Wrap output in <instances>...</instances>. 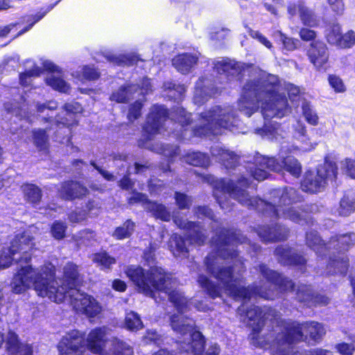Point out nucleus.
<instances>
[{
  "mask_svg": "<svg viewBox=\"0 0 355 355\" xmlns=\"http://www.w3.org/2000/svg\"><path fill=\"white\" fill-rule=\"evenodd\" d=\"M307 55L314 67L320 69L327 62L329 53L326 44L321 41H313L310 44Z\"/></svg>",
  "mask_w": 355,
  "mask_h": 355,
  "instance_id": "a211bd4d",
  "label": "nucleus"
},
{
  "mask_svg": "<svg viewBox=\"0 0 355 355\" xmlns=\"http://www.w3.org/2000/svg\"><path fill=\"white\" fill-rule=\"evenodd\" d=\"M54 271V266L50 263L40 270L29 265L21 267L13 277L12 290L16 293H21L33 287L39 296L48 297L56 303L62 302L69 297L73 309L89 318H94L101 313L100 303L94 297L78 289L81 279L76 264L69 262L64 266L60 283L53 278Z\"/></svg>",
  "mask_w": 355,
  "mask_h": 355,
  "instance_id": "f257e3e1",
  "label": "nucleus"
},
{
  "mask_svg": "<svg viewBox=\"0 0 355 355\" xmlns=\"http://www.w3.org/2000/svg\"><path fill=\"white\" fill-rule=\"evenodd\" d=\"M332 12L336 15H342L345 10L343 0H327Z\"/></svg>",
  "mask_w": 355,
  "mask_h": 355,
  "instance_id": "e2e57ef3",
  "label": "nucleus"
},
{
  "mask_svg": "<svg viewBox=\"0 0 355 355\" xmlns=\"http://www.w3.org/2000/svg\"><path fill=\"white\" fill-rule=\"evenodd\" d=\"M281 129L279 125L273 123H265L263 128L257 129V133L263 136H266L270 139H277V135H279Z\"/></svg>",
  "mask_w": 355,
  "mask_h": 355,
  "instance_id": "c03bdc74",
  "label": "nucleus"
},
{
  "mask_svg": "<svg viewBox=\"0 0 355 355\" xmlns=\"http://www.w3.org/2000/svg\"><path fill=\"white\" fill-rule=\"evenodd\" d=\"M33 240V237L28 232L21 235H17L10 242V245L3 250L0 256V269L9 267L14 260L13 256L18 252L22 253L21 259L24 260V262L28 263L31 259L28 254V252L35 246Z\"/></svg>",
  "mask_w": 355,
  "mask_h": 355,
  "instance_id": "9d476101",
  "label": "nucleus"
},
{
  "mask_svg": "<svg viewBox=\"0 0 355 355\" xmlns=\"http://www.w3.org/2000/svg\"><path fill=\"white\" fill-rule=\"evenodd\" d=\"M139 145L146 148H151L152 150H155L158 153H161L164 155L166 157H173L178 153L179 149L177 146H170V145H157V147H152L147 142L142 143L141 141H139Z\"/></svg>",
  "mask_w": 355,
  "mask_h": 355,
  "instance_id": "4c0bfd02",
  "label": "nucleus"
},
{
  "mask_svg": "<svg viewBox=\"0 0 355 355\" xmlns=\"http://www.w3.org/2000/svg\"><path fill=\"white\" fill-rule=\"evenodd\" d=\"M41 73V70L38 67H34L33 69L22 73L19 76V82L23 87L31 85L33 80L38 77Z\"/></svg>",
  "mask_w": 355,
  "mask_h": 355,
  "instance_id": "a18cd8bd",
  "label": "nucleus"
},
{
  "mask_svg": "<svg viewBox=\"0 0 355 355\" xmlns=\"http://www.w3.org/2000/svg\"><path fill=\"white\" fill-rule=\"evenodd\" d=\"M302 111L304 116L309 123L313 125L318 124V115L309 103L305 101L302 103Z\"/></svg>",
  "mask_w": 355,
  "mask_h": 355,
  "instance_id": "3c124183",
  "label": "nucleus"
},
{
  "mask_svg": "<svg viewBox=\"0 0 355 355\" xmlns=\"http://www.w3.org/2000/svg\"><path fill=\"white\" fill-rule=\"evenodd\" d=\"M258 234L264 241H276L285 239L287 231L284 227L277 225L272 227L263 226L259 228Z\"/></svg>",
  "mask_w": 355,
  "mask_h": 355,
  "instance_id": "a878e982",
  "label": "nucleus"
},
{
  "mask_svg": "<svg viewBox=\"0 0 355 355\" xmlns=\"http://www.w3.org/2000/svg\"><path fill=\"white\" fill-rule=\"evenodd\" d=\"M348 267V259L345 256L339 257L338 259L329 258L326 268V274L340 273L345 274Z\"/></svg>",
  "mask_w": 355,
  "mask_h": 355,
  "instance_id": "7c9ffc66",
  "label": "nucleus"
},
{
  "mask_svg": "<svg viewBox=\"0 0 355 355\" xmlns=\"http://www.w3.org/2000/svg\"><path fill=\"white\" fill-rule=\"evenodd\" d=\"M306 243L318 255H321L323 252L331 248V246L334 248L347 250L355 245V233L349 232L340 235L336 238L331 239L329 243L325 245L322 243L317 232L311 231L306 234Z\"/></svg>",
  "mask_w": 355,
  "mask_h": 355,
  "instance_id": "9b49d317",
  "label": "nucleus"
},
{
  "mask_svg": "<svg viewBox=\"0 0 355 355\" xmlns=\"http://www.w3.org/2000/svg\"><path fill=\"white\" fill-rule=\"evenodd\" d=\"M293 137L295 141L293 148L288 149L291 152L310 151L315 148L317 145V143L312 141L306 135L304 123L299 121L293 125Z\"/></svg>",
  "mask_w": 355,
  "mask_h": 355,
  "instance_id": "f3484780",
  "label": "nucleus"
},
{
  "mask_svg": "<svg viewBox=\"0 0 355 355\" xmlns=\"http://www.w3.org/2000/svg\"><path fill=\"white\" fill-rule=\"evenodd\" d=\"M33 141L39 150H46L48 147V137L45 130L40 129L34 130Z\"/></svg>",
  "mask_w": 355,
  "mask_h": 355,
  "instance_id": "de8ad7c7",
  "label": "nucleus"
},
{
  "mask_svg": "<svg viewBox=\"0 0 355 355\" xmlns=\"http://www.w3.org/2000/svg\"><path fill=\"white\" fill-rule=\"evenodd\" d=\"M55 125L59 128V130H57V138H58V135L60 134L64 133L69 135L70 133L69 126L71 123L68 122L67 119H56Z\"/></svg>",
  "mask_w": 355,
  "mask_h": 355,
  "instance_id": "680f3d73",
  "label": "nucleus"
},
{
  "mask_svg": "<svg viewBox=\"0 0 355 355\" xmlns=\"http://www.w3.org/2000/svg\"><path fill=\"white\" fill-rule=\"evenodd\" d=\"M92 261L100 266L101 269L110 268L112 265L116 263L115 259L105 252L93 254Z\"/></svg>",
  "mask_w": 355,
  "mask_h": 355,
  "instance_id": "58836bf2",
  "label": "nucleus"
},
{
  "mask_svg": "<svg viewBox=\"0 0 355 355\" xmlns=\"http://www.w3.org/2000/svg\"><path fill=\"white\" fill-rule=\"evenodd\" d=\"M169 248L175 257H187L189 250L186 247V241L177 234H173L169 241Z\"/></svg>",
  "mask_w": 355,
  "mask_h": 355,
  "instance_id": "2f4dec72",
  "label": "nucleus"
},
{
  "mask_svg": "<svg viewBox=\"0 0 355 355\" xmlns=\"http://www.w3.org/2000/svg\"><path fill=\"white\" fill-rule=\"evenodd\" d=\"M82 107L80 104L76 102H73L71 103H67L64 105V111L66 114L71 118V114L79 113L82 112Z\"/></svg>",
  "mask_w": 355,
  "mask_h": 355,
  "instance_id": "69168bd1",
  "label": "nucleus"
},
{
  "mask_svg": "<svg viewBox=\"0 0 355 355\" xmlns=\"http://www.w3.org/2000/svg\"><path fill=\"white\" fill-rule=\"evenodd\" d=\"M73 76L80 80L83 81L95 80L98 78L99 73L95 69L88 66H84L80 67L78 71H76Z\"/></svg>",
  "mask_w": 355,
  "mask_h": 355,
  "instance_id": "79ce46f5",
  "label": "nucleus"
},
{
  "mask_svg": "<svg viewBox=\"0 0 355 355\" xmlns=\"http://www.w3.org/2000/svg\"><path fill=\"white\" fill-rule=\"evenodd\" d=\"M300 37L304 41H311L316 37V33L307 28H302L300 31Z\"/></svg>",
  "mask_w": 355,
  "mask_h": 355,
  "instance_id": "774afa93",
  "label": "nucleus"
},
{
  "mask_svg": "<svg viewBox=\"0 0 355 355\" xmlns=\"http://www.w3.org/2000/svg\"><path fill=\"white\" fill-rule=\"evenodd\" d=\"M329 83L334 90L337 93L345 92L346 87L342 79L336 75H330L328 78Z\"/></svg>",
  "mask_w": 355,
  "mask_h": 355,
  "instance_id": "4d7b16f0",
  "label": "nucleus"
},
{
  "mask_svg": "<svg viewBox=\"0 0 355 355\" xmlns=\"http://www.w3.org/2000/svg\"><path fill=\"white\" fill-rule=\"evenodd\" d=\"M164 87L165 91H168L167 96L175 101L180 100L185 92V88L183 85H177L171 82L166 83Z\"/></svg>",
  "mask_w": 355,
  "mask_h": 355,
  "instance_id": "a19ab883",
  "label": "nucleus"
},
{
  "mask_svg": "<svg viewBox=\"0 0 355 355\" xmlns=\"http://www.w3.org/2000/svg\"><path fill=\"white\" fill-rule=\"evenodd\" d=\"M262 275L266 279L270 286L274 288H279L282 291H295L294 284L286 278L282 277L275 271L270 270L266 266H260Z\"/></svg>",
  "mask_w": 355,
  "mask_h": 355,
  "instance_id": "412c9836",
  "label": "nucleus"
},
{
  "mask_svg": "<svg viewBox=\"0 0 355 355\" xmlns=\"http://www.w3.org/2000/svg\"><path fill=\"white\" fill-rule=\"evenodd\" d=\"M139 94L141 95L147 94L151 91V83L148 79H144L142 80L141 86L139 89V87L132 85L121 86L112 93L110 99L118 103H124L133 98L135 94L139 92Z\"/></svg>",
  "mask_w": 355,
  "mask_h": 355,
  "instance_id": "dca6fc26",
  "label": "nucleus"
},
{
  "mask_svg": "<svg viewBox=\"0 0 355 355\" xmlns=\"http://www.w3.org/2000/svg\"><path fill=\"white\" fill-rule=\"evenodd\" d=\"M67 225L63 222L55 221L51 227V233L53 236L56 239L64 238Z\"/></svg>",
  "mask_w": 355,
  "mask_h": 355,
  "instance_id": "13d9d810",
  "label": "nucleus"
},
{
  "mask_svg": "<svg viewBox=\"0 0 355 355\" xmlns=\"http://www.w3.org/2000/svg\"><path fill=\"white\" fill-rule=\"evenodd\" d=\"M125 324V327L130 331H137L143 327L139 315L134 311L127 313Z\"/></svg>",
  "mask_w": 355,
  "mask_h": 355,
  "instance_id": "37998d69",
  "label": "nucleus"
},
{
  "mask_svg": "<svg viewBox=\"0 0 355 355\" xmlns=\"http://www.w3.org/2000/svg\"><path fill=\"white\" fill-rule=\"evenodd\" d=\"M275 38L282 43L284 48L287 51H293L299 44L297 40L287 37L282 32L277 31L274 34Z\"/></svg>",
  "mask_w": 355,
  "mask_h": 355,
  "instance_id": "09e8293b",
  "label": "nucleus"
},
{
  "mask_svg": "<svg viewBox=\"0 0 355 355\" xmlns=\"http://www.w3.org/2000/svg\"><path fill=\"white\" fill-rule=\"evenodd\" d=\"M286 90L291 101L300 99L299 87L288 83L284 87L280 85L276 76L267 74L254 69L252 71L250 79L244 85L238 107L242 113L250 116L259 108L261 103V112L265 120L272 118L281 119L290 112L285 95L282 92Z\"/></svg>",
  "mask_w": 355,
  "mask_h": 355,
  "instance_id": "20e7f679",
  "label": "nucleus"
},
{
  "mask_svg": "<svg viewBox=\"0 0 355 355\" xmlns=\"http://www.w3.org/2000/svg\"><path fill=\"white\" fill-rule=\"evenodd\" d=\"M42 64L44 69L53 71L46 78V84L55 90L69 93L71 89L69 85L62 78L59 73H55L57 71V67L49 60L44 61Z\"/></svg>",
  "mask_w": 355,
  "mask_h": 355,
  "instance_id": "aec40b11",
  "label": "nucleus"
},
{
  "mask_svg": "<svg viewBox=\"0 0 355 355\" xmlns=\"http://www.w3.org/2000/svg\"><path fill=\"white\" fill-rule=\"evenodd\" d=\"M297 298L299 301L309 303L313 298V293L310 286H298L296 291Z\"/></svg>",
  "mask_w": 355,
  "mask_h": 355,
  "instance_id": "8fccbe9b",
  "label": "nucleus"
},
{
  "mask_svg": "<svg viewBox=\"0 0 355 355\" xmlns=\"http://www.w3.org/2000/svg\"><path fill=\"white\" fill-rule=\"evenodd\" d=\"M167 112L162 105H153L147 116L143 127L144 136L150 140L155 135L162 133L164 122L166 121Z\"/></svg>",
  "mask_w": 355,
  "mask_h": 355,
  "instance_id": "f8f14e48",
  "label": "nucleus"
},
{
  "mask_svg": "<svg viewBox=\"0 0 355 355\" xmlns=\"http://www.w3.org/2000/svg\"><path fill=\"white\" fill-rule=\"evenodd\" d=\"M171 117L172 120L178 121L183 129L180 137L184 139H190L193 136L216 135L221 132L222 129L237 132L239 125V120L230 106H214L202 113L196 122L189 121L190 114L182 107L173 112Z\"/></svg>",
  "mask_w": 355,
  "mask_h": 355,
  "instance_id": "0eeeda50",
  "label": "nucleus"
},
{
  "mask_svg": "<svg viewBox=\"0 0 355 355\" xmlns=\"http://www.w3.org/2000/svg\"><path fill=\"white\" fill-rule=\"evenodd\" d=\"M173 220L180 228L184 229L187 231V240L189 241L191 243H196L200 245L204 243V234L202 233L200 227L198 225L191 222H186L178 217H175Z\"/></svg>",
  "mask_w": 355,
  "mask_h": 355,
  "instance_id": "5701e85b",
  "label": "nucleus"
},
{
  "mask_svg": "<svg viewBox=\"0 0 355 355\" xmlns=\"http://www.w3.org/2000/svg\"><path fill=\"white\" fill-rule=\"evenodd\" d=\"M23 191L28 200L31 202H37L41 198L40 189L34 184H26L23 187Z\"/></svg>",
  "mask_w": 355,
  "mask_h": 355,
  "instance_id": "49530a36",
  "label": "nucleus"
},
{
  "mask_svg": "<svg viewBox=\"0 0 355 355\" xmlns=\"http://www.w3.org/2000/svg\"><path fill=\"white\" fill-rule=\"evenodd\" d=\"M211 153L213 156L218 157L226 168L234 167L239 160V157L236 154L225 149L220 144L212 146Z\"/></svg>",
  "mask_w": 355,
  "mask_h": 355,
  "instance_id": "bb28decb",
  "label": "nucleus"
},
{
  "mask_svg": "<svg viewBox=\"0 0 355 355\" xmlns=\"http://www.w3.org/2000/svg\"><path fill=\"white\" fill-rule=\"evenodd\" d=\"M286 151L285 147H282L279 161L273 157L257 154L253 158V162L249 163L248 166L250 175L258 181H262L267 178L268 171H286L294 177H299L302 172L301 164L293 156H286Z\"/></svg>",
  "mask_w": 355,
  "mask_h": 355,
  "instance_id": "6e6552de",
  "label": "nucleus"
},
{
  "mask_svg": "<svg viewBox=\"0 0 355 355\" xmlns=\"http://www.w3.org/2000/svg\"><path fill=\"white\" fill-rule=\"evenodd\" d=\"M125 272L139 292L155 298L157 302V293L164 294L163 297H168L177 311V313L171 316L170 320L173 330L182 336V340L179 341L181 349L193 355H201L205 338L200 331L195 330V322L184 315L189 309L190 304L180 290L173 289L175 282L172 281L171 275L166 274L157 266H153L149 271L145 272L140 266H130Z\"/></svg>",
  "mask_w": 355,
  "mask_h": 355,
  "instance_id": "7ed1b4c3",
  "label": "nucleus"
},
{
  "mask_svg": "<svg viewBox=\"0 0 355 355\" xmlns=\"http://www.w3.org/2000/svg\"><path fill=\"white\" fill-rule=\"evenodd\" d=\"M214 94L208 87L204 85L203 79H200L196 83L193 96L194 103L198 105L202 104L208 99V96H211Z\"/></svg>",
  "mask_w": 355,
  "mask_h": 355,
  "instance_id": "473e14b6",
  "label": "nucleus"
},
{
  "mask_svg": "<svg viewBox=\"0 0 355 355\" xmlns=\"http://www.w3.org/2000/svg\"><path fill=\"white\" fill-rule=\"evenodd\" d=\"M105 57L110 63L119 66L132 65L137 60L136 55L133 54L115 55L107 53Z\"/></svg>",
  "mask_w": 355,
  "mask_h": 355,
  "instance_id": "72a5a7b5",
  "label": "nucleus"
},
{
  "mask_svg": "<svg viewBox=\"0 0 355 355\" xmlns=\"http://www.w3.org/2000/svg\"><path fill=\"white\" fill-rule=\"evenodd\" d=\"M86 218V212L83 210H76L71 212L69 216V219L71 223H79Z\"/></svg>",
  "mask_w": 355,
  "mask_h": 355,
  "instance_id": "338daca9",
  "label": "nucleus"
},
{
  "mask_svg": "<svg viewBox=\"0 0 355 355\" xmlns=\"http://www.w3.org/2000/svg\"><path fill=\"white\" fill-rule=\"evenodd\" d=\"M248 33L253 38L266 46L267 49L272 50L273 46L272 43L262 33L257 31H253L248 26H245Z\"/></svg>",
  "mask_w": 355,
  "mask_h": 355,
  "instance_id": "6e6d98bb",
  "label": "nucleus"
},
{
  "mask_svg": "<svg viewBox=\"0 0 355 355\" xmlns=\"http://www.w3.org/2000/svg\"><path fill=\"white\" fill-rule=\"evenodd\" d=\"M184 161L189 164L206 167L209 164V158L200 152H189L184 156Z\"/></svg>",
  "mask_w": 355,
  "mask_h": 355,
  "instance_id": "f704fd0d",
  "label": "nucleus"
},
{
  "mask_svg": "<svg viewBox=\"0 0 355 355\" xmlns=\"http://www.w3.org/2000/svg\"><path fill=\"white\" fill-rule=\"evenodd\" d=\"M109 329L105 327L92 329L87 338L88 349L93 354L106 355L111 342V340L107 339Z\"/></svg>",
  "mask_w": 355,
  "mask_h": 355,
  "instance_id": "2eb2a0df",
  "label": "nucleus"
},
{
  "mask_svg": "<svg viewBox=\"0 0 355 355\" xmlns=\"http://www.w3.org/2000/svg\"><path fill=\"white\" fill-rule=\"evenodd\" d=\"M217 239L213 241L217 248V255L209 254L206 257L205 263L207 270L218 280V285L215 286L204 275H200L198 282L212 297H220L225 293L235 300H250L253 295H258L265 299H273L274 294L265 288L252 289L245 288L243 285L241 272L243 271V263L236 259L237 254L234 245L245 241L240 231L223 230L217 234Z\"/></svg>",
  "mask_w": 355,
  "mask_h": 355,
  "instance_id": "f03ea898",
  "label": "nucleus"
},
{
  "mask_svg": "<svg viewBox=\"0 0 355 355\" xmlns=\"http://www.w3.org/2000/svg\"><path fill=\"white\" fill-rule=\"evenodd\" d=\"M275 253L279 257V261L283 264L301 266L306 261L302 257L290 248L279 247L276 249Z\"/></svg>",
  "mask_w": 355,
  "mask_h": 355,
  "instance_id": "c85d7f7f",
  "label": "nucleus"
},
{
  "mask_svg": "<svg viewBox=\"0 0 355 355\" xmlns=\"http://www.w3.org/2000/svg\"><path fill=\"white\" fill-rule=\"evenodd\" d=\"M198 59L196 54H180L173 59V65L178 71L184 74L191 71Z\"/></svg>",
  "mask_w": 355,
  "mask_h": 355,
  "instance_id": "cd10ccee",
  "label": "nucleus"
},
{
  "mask_svg": "<svg viewBox=\"0 0 355 355\" xmlns=\"http://www.w3.org/2000/svg\"><path fill=\"white\" fill-rule=\"evenodd\" d=\"M175 198L176 204L180 209H187L191 205V198L186 194L176 192Z\"/></svg>",
  "mask_w": 355,
  "mask_h": 355,
  "instance_id": "bf43d9fd",
  "label": "nucleus"
},
{
  "mask_svg": "<svg viewBox=\"0 0 355 355\" xmlns=\"http://www.w3.org/2000/svg\"><path fill=\"white\" fill-rule=\"evenodd\" d=\"M134 228V223L130 220H128L123 224V225L118 227L115 230L112 236L119 240L128 238L132 234Z\"/></svg>",
  "mask_w": 355,
  "mask_h": 355,
  "instance_id": "ea45409f",
  "label": "nucleus"
},
{
  "mask_svg": "<svg viewBox=\"0 0 355 355\" xmlns=\"http://www.w3.org/2000/svg\"><path fill=\"white\" fill-rule=\"evenodd\" d=\"M143 202L144 208L157 218L162 220L168 221L171 218L170 213L166 210V207L161 204L148 201L146 196L140 193H136L130 199V203Z\"/></svg>",
  "mask_w": 355,
  "mask_h": 355,
  "instance_id": "6ab92c4d",
  "label": "nucleus"
},
{
  "mask_svg": "<svg viewBox=\"0 0 355 355\" xmlns=\"http://www.w3.org/2000/svg\"><path fill=\"white\" fill-rule=\"evenodd\" d=\"M336 349L341 355H352L355 347L354 344L342 343L336 345Z\"/></svg>",
  "mask_w": 355,
  "mask_h": 355,
  "instance_id": "0e129e2a",
  "label": "nucleus"
},
{
  "mask_svg": "<svg viewBox=\"0 0 355 355\" xmlns=\"http://www.w3.org/2000/svg\"><path fill=\"white\" fill-rule=\"evenodd\" d=\"M287 13L291 19L294 20L298 17L306 26L314 28L318 26L320 24L318 16L302 1L289 2L287 5Z\"/></svg>",
  "mask_w": 355,
  "mask_h": 355,
  "instance_id": "4468645a",
  "label": "nucleus"
},
{
  "mask_svg": "<svg viewBox=\"0 0 355 355\" xmlns=\"http://www.w3.org/2000/svg\"><path fill=\"white\" fill-rule=\"evenodd\" d=\"M214 69L218 73H225L227 76H234L241 73L244 75L249 71L248 69H242L243 66L241 63L228 58L217 60L214 62Z\"/></svg>",
  "mask_w": 355,
  "mask_h": 355,
  "instance_id": "4be33fe9",
  "label": "nucleus"
},
{
  "mask_svg": "<svg viewBox=\"0 0 355 355\" xmlns=\"http://www.w3.org/2000/svg\"><path fill=\"white\" fill-rule=\"evenodd\" d=\"M337 166L335 162L325 159L316 171H308L305 173L301 187L303 191L309 193L322 191L328 182H333L337 176Z\"/></svg>",
  "mask_w": 355,
  "mask_h": 355,
  "instance_id": "1a4fd4ad",
  "label": "nucleus"
},
{
  "mask_svg": "<svg viewBox=\"0 0 355 355\" xmlns=\"http://www.w3.org/2000/svg\"><path fill=\"white\" fill-rule=\"evenodd\" d=\"M6 348L12 355H33V348L27 344H19L17 336L12 331H9L6 338Z\"/></svg>",
  "mask_w": 355,
  "mask_h": 355,
  "instance_id": "393cba45",
  "label": "nucleus"
},
{
  "mask_svg": "<svg viewBox=\"0 0 355 355\" xmlns=\"http://www.w3.org/2000/svg\"><path fill=\"white\" fill-rule=\"evenodd\" d=\"M355 45V31L349 30L342 35V38L339 43L341 49H349Z\"/></svg>",
  "mask_w": 355,
  "mask_h": 355,
  "instance_id": "864d4df0",
  "label": "nucleus"
},
{
  "mask_svg": "<svg viewBox=\"0 0 355 355\" xmlns=\"http://www.w3.org/2000/svg\"><path fill=\"white\" fill-rule=\"evenodd\" d=\"M341 171L348 177L355 179V159L345 158L340 162Z\"/></svg>",
  "mask_w": 355,
  "mask_h": 355,
  "instance_id": "603ef678",
  "label": "nucleus"
},
{
  "mask_svg": "<svg viewBox=\"0 0 355 355\" xmlns=\"http://www.w3.org/2000/svg\"><path fill=\"white\" fill-rule=\"evenodd\" d=\"M355 210V201L352 196L345 195L340 201L338 211L339 215L347 216Z\"/></svg>",
  "mask_w": 355,
  "mask_h": 355,
  "instance_id": "e433bc0d",
  "label": "nucleus"
},
{
  "mask_svg": "<svg viewBox=\"0 0 355 355\" xmlns=\"http://www.w3.org/2000/svg\"><path fill=\"white\" fill-rule=\"evenodd\" d=\"M87 189L76 182H67L59 190L60 196L66 200L80 198L87 193Z\"/></svg>",
  "mask_w": 355,
  "mask_h": 355,
  "instance_id": "b1692460",
  "label": "nucleus"
},
{
  "mask_svg": "<svg viewBox=\"0 0 355 355\" xmlns=\"http://www.w3.org/2000/svg\"><path fill=\"white\" fill-rule=\"evenodd\" d=\"M325 37L330 44L339 46L342 38L341 26L338 24H334L327 28Z\"/></svg>",
  "mask_w": 355,
  "mask_h": 355,
  "instance_id": "c9c22d12",
  "label": "nucleus"
},
{
  "mask_svg": "<svg viewBox=\"0 0 355 355\" xmlns=\"http://www.w3.org/2000/svg\"><path fill=\"white\" fill-rule=\"evenodd\" d=\"M107 352L106 355H134L132 347L116 338L111 339Z\"/></svg>",
  "mask_w": 355,
  "mask_h": 355,
  "instance_id": "c756f323",
  "label": "nucleus"
},
{
  "mask_svg": "<svg viewBox=\"0 0 355 355\" xmlns=\"http://www.w3.org/2000/svg\"><path fill=\"white\" fill-rule=\"evenodd\" d=\"M44 12H38L35 15H30L26 16L24 17V21L28 24V26H26L22 31H20L19 35H21L31 29L36 22L39 21L44 16Z\"/></svg>",
  "mask_w": 355,
  "mask_h": 355,
  "instance_id": "052dcab7",
  "label": "nucleus"
},
{
  "mask_svg": "<svg viewBox=\"0 0 355 355\" xmlns=\"http://www.w3.org/2000/svg\"><path fill=\"white\" fill-rule=\"evenodd\" d=\"M143 103L141 100L136 101L129 107L128 119L130 121H133L138 119L141 114Z\"/></svg>",
  "mask_w": 355,
  "mask_h": 355,
  "instance_id": "5fc2aeb1",
  "label": "nucleus"
},
{
  "mask_svg": "<svg viewBox=\"0 0 355 355\" xmlns=\"http://www.w3.org/2000/svg\"><path fill=\"white\" fill-rule=\"evenodd\" d=\"M250 184L246 178L239 179L236 183L233 180L220 179L214 184V196L223 209H227L229 205L218 194L222 192L224 196L228 194L241 204L249 207H254L264 215L274 218L289 219L295 223L303 224L305 220L304 215L296 210V203L301 201V197L293 188L275 189L270 192V201L266 202L257 198H250L242 188Z\"/></svg>",
  "mask_w": 355,
  "mask_h": 355,
  "instance_id": "423d86ee",
  "label": "nucleus"
},
{
  "mask_svg": "<svg viewBox=\"0 0 355 355\" xmlns=\"http://www.w3.org/2000/svg\"><path fill=\"white\" fill-rule=\"evenodd\" d=\"M245 311V304H242L238 308L241 320L249 325L253 331L254 345L269 349L272 355H291L293 352L292 344L294 342L307 338L318 341L325 334L324 327L317 322L311 321L300 324L297 322L277 321L278 324L275 327L272 335H270L266 340L257 338L256 334L261 330L264 321L270 319L272 311L263 312L257 306ZM275 320H277L276 318Z\"/></svg>",
  "mask_w": 355,
  "mask_h": 355,
  "instance_id": "39448f33",
  "label": "nucleus"
},
{
  "mask_svg": "<svg viewBox=\"0 0 355 355\" xmlns=\"http://www.w3.org/2000/svg\"><path fill=\"white\" fill-rule=\"evenodd\" d=\"M84 335L78 330L67 333L58 345L60 355H83L85 347Z\"/></svg>",
  "mask_w": 355,
  "mask_h": 355,
  "instance_id": "ddd939ff",
  "label": "nucleus"
}]
</instances>
